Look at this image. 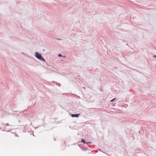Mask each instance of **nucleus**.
Returning a JSON list of instances; mask_svg holds the SVG:
<instances>
[{"instance_id":"0eeeda50","label":"nucleus","mask_w":156,"mask_h":156,"mask_svg":"<svg viewBox=\"0 0 156 156\" xmlns=\"http://www.w3.org/2000/svg\"><path fill=\"white\" fill-rule=\"evenodd\" d=\"M92 143V142H87V144H91Z\"/></svg>"},{"instance_id":"1a4fd4ad","label":"nucleus","mask_w":156,"mask_h":156,"mask_svg":"<svg viewBox=\"0 0 156 156\" xmlns=\"http://www.w3.org/2000/svg\"><path fill=\"white\" fill-rule=\"evenodd\" d=\"M153 57L154 58H156V55H153Z\"/></svg>"},{"instance_id":"20e7f679","label":"nucleus","mask_w":156,"mask_h":156,"mask_svg":"<svg viewBox=\"0 0 156 156\" xmlns=\"http://www.w3.org/2000/svg\"><path fill=\"white\" fill-rule=\"evenodd\" d=\"M58 56L59 57H65V56H63V55H62L61 54H59L58 55Z\"/></svg>"},{"instance_id":"423d86ee","label":"nucleus","mask_w":156,"mask_h":156,"mask_svg":"<svg viewBox=\"0 0 156 156\" xmlns=\"http://www.w3.org/2000/svg\"><path fill=\"white\" fill-rule=\"evenodd\" d=\"M56 39L57 40H62V39H61L58 38H56Z\"/></svg>"},{"instance_id":"9d476101","label":"nucleus","mask_w":156,"mask_h":156,"mask_svg":"<svg viewBox=\"0 0 156 156\" xmlns=\"http://www.w3.org/2000/svg\"><path fill=\"white\" fill-rule=\"evenodd\" d=\"M6 125L7 126H9V125L8 123H6Z\"/></svg>"},{"instance_id":"9b49d317","label":"nucleus","mask_w":156,"mask_h":156,"mask_svg":"<svg viewBox=\"0 0 156 156\" xmlns=\"http://www.w3.org/2000/svg\"><path fill=\"white\" fill-rule=\"evenodd\" d=\"M126 45H128V46H129L128 44H126Z\"/></svg>"},{"instance_id":"f03ea898","label":"nucleus","mask_w":156,"mask_h":156,"mask_svg":"<svg viewBox=\"0 0 156 156\" xmlns=\"http://www.w3.org/2000/svg\"><path fill=\"white\" fill-rule=\"evenodd\" d=\"M80 114H72L71 115V116L73 118L76 117L77 118L79 117Z\"/></svg>"},{"instance_id":"f257e3e1","label":"nucleus","mask_w":156,"mask_h":156,"mask_svg":"<svg viewBox=\"0 0 156 156\" xmlns=\"http://www.w3.org/2000/svg\"><path fill=\"white\" fill-rule=\"evenodd\" d=\"M35 56L37 59L40 60L45 62V59L41 55L37 52H35L34 54Z\"/></svg>"},{"instance_id":"7ed1b4c3","label":"nucleus","mask_w":156,"mask_h":156,"mask_svg":"<svg viewBox=\"0 0 156 156\" xmlns=\"http://www.w3.org/2000/svg\"><path fill=\"white\" fill-rule=\"evenodd\" d=\"M81 142L83 143L87 144V142L86 141V140L84 139H82L81 140Z\"/></svg>"},{"instance_id":"39448f33","label":"nucleus","mask_w":156,"mask_h":156,"mask_svg":"<svg viewBox=\"0 0 156 156\" xmlns=\"http://www.w3.org/2000/svg\"><path fill=\"white\" fill-rule=\"evenodd\" d=\"M116 99V98H114L112 100H111V102H112L113 101H114V100Z\"/></svg>"},{"instance_id":"6e6552de","label":"nucleus","mask_w":156,"mask_h":156,"mask_svg":"<svg viewBox=\"0 0 156 156\" xmlns=\"http://www.w3.org/2000/svg\"><path fill=\"white\" fill-rule=\"evenodd\" d=\"M57 83V85H58L59 86H60V84L59 83Z\"/></svg>"}]
</instances>
